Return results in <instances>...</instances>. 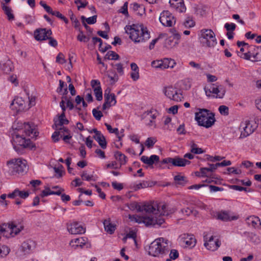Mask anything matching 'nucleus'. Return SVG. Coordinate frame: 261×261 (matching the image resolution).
I'll return each mask as SVG.
<instances>
[{"label": "nucleus", "instance_id": "obj_1", "mask_svg": "<svg viewBox=\"0 0 261 261\" xmlns=\"http://www.w3.org/2000/svg\"><path fill=\"white\" fill-rule=\"evenodd\" d=\"M137 210L138 212L144 211L148 216H140L132 215V222L144 223L146 226H160L165 222L163 216H169L175 212L173 207H168V205L157 201L146 202L141 205L136 202H132V210Z\"/></svg>", "mask_w": 261, "mask_h": 261}, {"label": "nucleus", "instance_id": "obj_2", "mask_svg": "<svg viewBox=\"0 0 261 261\" xmlns=\"http://www.w3.org/2000/svg\"><path fill=\"white\" fill-rule=\"evenodd\" d=\"M169 251V241L163 238H159L151 243L148 254L154 257H163Z\"/></svg>", "mask_w": 261, "mask_h": 261}, {"label": "nucleus", "instance_id": "obj_3", "mask_svg": "<svg viewBox=\"0 0 261 261\" xmlns=\"http://www.w3.org/2000/svg\"><path fill=\"white\" fill-rule=\"evenodd\" d=\"M150 38V32L143 23L132 24V41L135 43H143Z\"/></svg>", "mask_w": 261, "mask_h": 261}, {"label": "nucleus", "instance_id": "obj_4", "mask_svg": "<svg viewBox=\"0 0 261 261\" xmlns=\"http://www.w3.org/2000/svg\"><path fill=\"white\" fill-rule=\"evenodd\" d=\"M5 170L9 175L23 174L27 170V161L20 158L9 160Z\"/></svg>", "mask_w": 261, "mask_h": 261}, {"label": "nucleus", "instance_id": "obj_5", "mask_svg": "<svg viewBox=\"0 0 261 261\" xmlns=\"http://www.w3.org/2000/svg\"><path fill=\"white\" fill-rule=\"evenodd\" d=\"M195 113V120L198 125L206 128L211 127L216 121L214 113L205 109H199Z\"/></svg>", "mask_w": 261, "mask_h": 261}, {"label": "nucleus", "instance_id": "obj_6", "mask_svg": "<svg viewBox=\"0 0 261 261\" xmlns=\"http://www.w3.org/2000/svg\"><path fill=\"white\" fill-rule=\"evenodd\" d=\"M200 41L203 46L214 47L217 41L215 34L211 29H202L200 32Z\"/></svg>", "mask_w": 261, "mask_h": 261}, {"label": "nucleus", "instance_id": "obj_7", "mask_svg": "<svg viewBox=\"0 0 261 261\" xmlns=\"http://www.w3.org/2000/svg\"><path fill=\"white\" fill-rule=\"evenodd\" d=\"M205 94L207 97H211L212 94L216 95H213L214 98H222L226 92L224 86L219 84L218 83L215 84H211L204 88Z\"/></svg>", "mask_w": 261, "mask_h": 261}, {"label": "nucleus", "instance_id": "obj_8", "mask_svg": "<svg viewBox=\"0 0 261 261\" xmlns=\"http://www.w3.org/2000/svg\"><path fill=\"white\" fill-rule=\"evenodd\" d=\"M163 93L168 98L174 101H180L184 98L181 90L172 86L164 87Z\"/></svg>", "mask_w": 261, "mask_h": 261}, {"label": "nucleus", "instance_id": "obj_9", "mask_svg": "<svg viewBox=\"0 0 261 261\" xmlns=\"http://www.w3.org/2000/svg\"><path fill=\"white\" fill-rule=\"evenodd\" d=\"M258 47L254 46H248L247 48V51L245 54H242V53L239 54V56L245 60H250L252 62L259 61L260 58L259 57V54L257 52Z\"/></svg>", "mask_w": 261, "mask_h": 261}, {"label": "nucleus", "instance_id": "obj_10", "mask_svg": "<svg viewBox=\"0 0 261 261\" xmlns=\"http://www.w3.org/2000/svg\"><path fill=\"white\" fill-rule=\"evenodd\" d=\"M162 164H171L172 166L177 167H185L187 165H189L191 162L186 159L180 158L179 156L174 158H166L164 159L162 162Z\"/></svg>", "mask_w": 261, "mask_h": 261}, {"label": "nucleus", "instance_id": "obj_11", "mask_svg": "<svg viewBox=\"0 0 261 261\" xmlns=\"http://www.w3.org/2000/svg\"><path fill=\"white\" fill-rule=\"evenodd\" d=\"M160 22L165 27H170L175 23V18L169 11H163L159 17Z\"/></svg>", "mask_w": 261, "mask_h": 261}, {"label": "nucleus", "instance_id": "obj_12", "mask_svg": "<svg viewBox=\"0 0 261 261\" xmlns=\"http://www.w3.org/2000/svg\"><path fill=\"white\" fill-rule=\"evenodd\" d=\"M204 245L208 250H216L221 245V242L218 239H214L213 236H209L208 234L204 236Z\"/></svg>", "mask_w": 261, "mask_h": 261}, {"label": "nucleus", "instance_id": "obj_13", "mask_svg": "<svg viewBox=\"0 0 261 261\" xmlns=\"http://www.w3.org/2000/svg\"><path fill=\"white\" fill-rule=\"evenodd\" d=\"M51 35V30L46 28L37 29L34 31V37L37 41L47 40L48 37Z\"/></svg>", "mask_w": 261, "mask_h": 261}, {"label": "nucleus", "instance_id": "obj_14", "mask_svg": "<svg viewBox=\"0 0 261 261\" xmlns=\"http://www.w3.org/2000/svg\"><path fill=\"white\" fill-rule=\"evenodd\" d=\"M169 3L171 8L177 12H185L186 7L185 5L184 0H169Z\"/></svg>", "mask_w": 261, "mask_h": 261}, {"label": "nucleus", "instance_id": "obj_15", "mask_svg": "<svg viewBox=\"0 0 261 261\" xmlns=\"http://www.w3.org/2000/svg\"><path fill=\"white\" fill-rule=\"evenodd\" d=\"M241 127H243L244 131V135L248 136L255 130L257 127V125L253 121H246L244 123L241 124Z\"/></svg>", "mask_w": 261, "mask_h": 261}, {"label": "nucleus", "instance_id": "obj_16", "mask_svg": "<svg viewBox=\"0 0 261 261\" xmlns=\"http://www.w3.org/2000/svg\"><path fill=\"white\" fill-rule=\"evenodd\" d=\"M91 85L94 90L96 99L98 101L101 100L102 99V92L99 81L93 80L91 82Z\"/></svg>", "mask_w": 261, "mask_h": 261}, {"label": "nucleus", "instance_id": "obj_17", "mask_svg": "<svg viewBox=\"0 0 261 261\" xmlns=\"http://www.w3.org/2000/svg\"><path fill=\"white\" fill-rule=\"evenodd\" d=\"M36 242L31 239L27 240L21 244V250L24 254L30 253L36 248Z\"/></svg>", "mask_w": 261, "mask_h": 261}, {"label": "nucleus", "instance_id": "obj_18", "mask_svg": "<svg viewBox=\"0 0 261 261\" xmlns=\"http://www.w3.org/2000/svg\"><path fill=\"white\" fill-rule=\"evenodd\" d=\"M69 232L73 234H82L85 232V228L79 223L74 222L68 227Z\"/></svg>", "mask_w": 261, "mask_h": 261}, {"label": "nucleus", "instance_id": "obj_19", "mask_svg": "<svg viewBox=\"0 0 261 261\" xmlns=\"http://www.w3.org/2000/svg\"><path fill=\"white\" fill-rule=\"evenodd\" d=\"M24 100L21 97H17L12 101L10 108L17 111H21L24 109Z\"/></svg>", "mask_w": 261, "mask_h": 261}, {"label": "nucleus", "instance_id": "obj_20", "mask_svg": "<svg viewBox=\"0 0 261 261\" xmlns=\"http://www.w3.org/2000/svg\"><path fill=\"white\" fill-rule=\"evenodd\" d=\"M141 161L147 165L148 166H152L153 164L157 163L160 161V158L157 155H151L150 157L146 155H143L141 158Z\"/></svg>", "mask_w": 261, "mask_h": 261}, {"label": "nucleus", "instance_id": "obj_21", "mask_svg": "<svg viewBox=\"0 0 261 261\" xmlns=\"http://www.w3.org/2000/svg\"><path fill=\"white\" fill-rule=\"evenodd\" d=\"M7 225L8 228L10 230V234L12 237L17 235L23 228V226L21 225H18L14 222L8 223Z\"/></svg>", "mask_w": 261, "mask_h": 261}, {"label": "nucleus", "instance_id": "obj_22", "mask_svg": "<svg viewBox=\"0 0 261 261\" xmlns=\"http://www.w3.org/2000/svg\"><path fill=\"white\" fill-rule=\"evenodd\" d=\"M0 69L6 73H9L14 69L13 63L10 60L1 61Z\"/></svg>", "mask_w": 261, "mask_h": 261}, {"label": "nucleus", "instance_id": "obj_23", "mask_svg": "<svg viewBox=\"0 0 261 261\" xmlns=\"http://www.w3.org/2000/svg\"><path fill=\"white\" fill-rule=\"evenodd\" d=\"M133 5V11L134 15L141 16L145 14V10L143 5L134 3Z\"/></svg>", "mask_w": 261, "mask_h": 261}, {"label": "nucleus", "instance_id": "obj_24", "mask_svg": "<svg viewBox=\"0 0 261 261\" xmlns=\"http://www.w3.org/2000/svg\"><path fill=\"white\" fill-rule=\"evenodd\" d=\"M13 139L16 140V142H18V145L21 146H23L24 148L29 147V144L31 142L30 139H25V138L22 137L18 134L14 135Z\"/></svg>", "mask_w": 261, "mask_h": 261}, {"label": "nucleus", "instance_id": "obj_25", "mask_svg": "<svg viewBox=\"0 0 261 261\" xmlns=\"http://www.w3.org/2000/svg\"><path fill=\"white\" fill-rule=\"evenodd\" d=\"M64 191V190L63 189H60L59 190L56 191H51L49 187H46L45 189L41 192L40 196L41 197H44L50 195H60Z\"/></svg>", "mask_w": 261, "mask_h": 261}, {"label": "nucleus", "instance_id": "obj_26", "mask_svg": "<svg viewBox=\"0 0 261 261\" xmlns=\"http://www.w3.org/2000/svg\"><path fill=\"white\" fill-rule=\"evenodd\" d=\"M183 243L185 244V247L191 248L195 246L196 240L193 235H187L183 238Z\"/></svg>", "mask_w": 261, "mask_h": 261}, {"label": "nucleus", "instance_id": "obj_27", "mask_svg": "<svg viewBox=\"0 0 261 261\" xmlns=\"http://www.w3.org/2000/svg\"><path fill=\"white\" fill-rule=\"evenodd\" d=\"M246 222L248 226H252L254 227H256L258 223L259 225L261 224L259 218L254 216L247 217L246 219Z\"/></svg>", "mask_w": 261, "mask_h": 261}, {"label": "nucleus", "instance_id": "obj_28", "mask_svg": "<svg viewBox=\"0 0 261 261\" xmlns=\"http://www.w3.org/2000/svg\"><path fill=\"white\" fill-rule=\"evenodd\" d=\"M103 225L105 229L107 232L110 234H112L114 232L116 229V226L111 222L110 219L105 220L103 222Z\"/></svg>", "mask_w": 261, "mask_h": 261}, {"label": "nucleus", "instance_id": "obj_29", "mask_svg": "<svg viewBox=\"0 0 261 261\" xmlns=\"http://www.w3.org/2000/svg\"><path fill=\"white\" fill-rule=\"evenodd\" d=\"M68 123L69 121L65 118V113H62L59 117L58 121H55V124L53 125V127L55 126V127L58 128L60 126H62L64 124H68Z\"/></svg>", "mask_w": 261, "mask_h": 261}, {"label": "nucleus", "instance_id": "obj_30", "mask_svg": "<svg viewBox=\"0 0 261 261\" xmlns=\"http://www.w3.org/2000/svg\"><path fill=\"white\" fill-rule=\"evenodd\" d=\"M139 69L136 64L132 63V79L134 81H137L139 77Z\"/></svg>", "mask_w": 261, "mask_h": 261}, {"label": "nucleus", "instance_id": "obj_31", "mask_svg": "<svg viewBox=\"0 0 261 261\" xmlns=\"http://www.w3.org/2000/svg\"><path fill=\"white\" fill-rule=\"evenodd\" d=\"M114 156L117 162H118V164L121 166V165H124L126 163V156L121 153L120 152L117 151L114 154Z\"/></svg>", "mask_w": 261, "mask_h": 261}, {"label": "nucleus", "instance_id": "obj_32", "mask_svg": "<svg viewBox=\"0 0 261 261\" xmlns=\"http://www.w3.org/2000/svg\"><path fill=\"white\" fill-rule=\"evenodd\" d=\"M201 177H211L212 178L216 179L215 175L211 172L207 167H202L200 169Z\"/></svg>", "mask_w": 261, "mask_h": 261}, {"label": "nucleus", "instance_id": "obj_33", "mask_svg": "<svg viewBox=\"0 0 261 261\" xmlns=\"http://www.w3.org/2000/svg\"><path fill=\"white\" fill-rule=\"evenodd\" d=\"M190 151L192 153L199 154L204 152L203 150L201 148H199L197 145L192 141L190 143Z\"/></svg>", "mask_w": 261, "mask_h": 261}, {"label": "nucleus", "instance_id": "obj_34", "mask_svg": "<svg viewBox=\"0 0 261 261\" xmlns=\"http://www.w3.org/2000/svg\"><path fill=\"white\" fill-rule=\"evenodd\" d=\"M244 233L248 234V240L251 242L255 244H258L260 243V239L257 234L252 232L250 233L247 232H245Z\"/></svg>", "mask_w": 261, "mask_h": 261}, {"label": "nucleus", "instance_id": "obj_35", "mask_svg": "<svg viewBox=\"0 0 261 261\" xmlns=\"http://www.w3.org/2000/svg\"><path fill=\"white\" fill-rule=\"evenodd\" d=\"M148 115H150L151 120L153 121V119L156 117V111L154 110H150L145 111L141 116L142 119L148 118Z\"/></svg>", "mask_w": 261, "mask_h": 261}, {"label": "nucleus", "instance_id": "obj_36", "mask_svg": "<svg viewBox=\"0 0 261 261\" xmlns=\"http://www.w3.org/2000/svg\"><path fill=\"white\" fill-rule=\"evenodd\" d=\"M151 186V185L148 181H143L142 182H140L138 184L134 185L133 187V189L135 191H136L139 189L145 188Z\"/></svg>", "mask_w": 261, "mask_h": 261}, {"label": "nucleus", "instance_id": "obj_37", "mask_svg": "<svg viewBox=\"0 0 261 261\" xmlns=\"http://www.w3.org/2000/svg\"><path fill=\"white\" fill-rule=\"evenodd\" d=\"M174 180L177 185L184 186L187 182L186 177L180 175H177L174 177Z\"/></svg>", "mask_w": 261, "mask_h": 261}, {"label": "nucleus", "instance_id": "obj_38", "mask_svg": "<svg viewBox=\"0 0 261 261\" xmlns=\"http://www.w3.org/2000/svg\"><path fill=\"white\" fill-rule=\"evenodd\" d=\"M119 58V56L115 51L110 50L107 52L105 56V59L111 60H117Z\"/></svg>", "mask_w": 261, "mask_h": 261}, {"label": "nucleus", "instance_id": "obj_39", "mask_svg": "<svg viewBox=\"0 0 261 261\" xmlns=\"http://www.w3.org/2000/svg\"><path fill=\"white\" fill-rule=\"evenodd\" d=\"M3 10L9 20H12L14 19V15L12 13V9L9 7L3 4Z\"/></svg>", "mask_w": 261, "mask_h": 261}, {"label": "nucleus", "instance_id": "obj_40", "mask_svg": "<svg viewBox=\"0 0 261 261\" xmlns=\"http://www.w3.org/2000/svg\"><path fill=\"white\" fill-rule=\"evenodd\" d=\"M24 132L27 135L31 136L33 134V136H36V132H34V129L32 128L29 123H25L24 124Z\"/></svg>", "mask_w": 261, "mask_h": 261}, {"label": "nucleus", "instance_id": "obj_41", "mask_svg": "<svg viewBox=\"0 0 261 261\" xmlns=\"http://www.w3.org/2000/svg\"><path fill=\"white\" fill-rule=\"evenodd\" d=\"M120 208L121 211H124V213H123V216L124 217H128V219H130V214L129 213L130 207L128 203H126L124 205L121 206Z\"/></svg>", "mask_w": 261, "mask_h": 261}, {"label": "nucleus", "instance_id": "obj_42", "mask_svg": "<svg viewBox=\"0 0 261 261\" xmlns=\"http://www.w3.org/2000/svg\"><path fill=\"white\" fill-rule=\"evenodd\" d=\"M69 14L70 15V19L73 24L74 27L76 29L80 28V23L79 21L78 20V19L76 18L75 15H74L72 11H69Z\"/></svg>", "mask_w": 261, "mask_h": 261}, {"label": "nucleus", "instance_id": "obj_43", "mask_svg": "<svg viewBox=\"0 0 261 261\" xmlns=\"http://www.w3.org/2000/svg\"><path fill=\"white\" fill-rule=\"evenodd\" d=\"M110 89H107L105 91V94H107L109 97V104H110L111 106H114L116 103V100L115 98V95L113 93L110 94Z\"/></svg>", "mask_w": 261, "mask_h": 261}, {"label": "nucleus", "instance_id": "obj_44", "mask_svg": "<svg viewBox=\"0 0 261 261\" xmlns=\"http://www.w3.org/2000/svg\"><path fill=\"white\" fill-rule=\"evenodd\" d=\"M180 212L181 213V214L187 216H189L191 214H193L194 215L196 216L197 213L196 211L194 210V208L191 207H186L182 208L180 210Z\"/></svg>", "mask_w": 261, "mask_h": 261}, {"label": "nucleus", "instance_id": "obj_45", "mask_svg": "<svg viewBox=\"0 0 261 261\" xmlns=\"http://www.w3.org/2000/svg\"><path fill=\"white\" fill-rule=\"evenodd\" d=\"M132 240H133L134 242V244L135 246V248L134 250H137L141 247V243L139 242L137 238V234L136 232L132 230Z\"/></svg>", "mask_w": 261, "mask_h": 261}, {"label": "nucleus", "instance_id": "obj_46", "mask_svg": "<svg viewBox=\"0 0 261 261\" xmlns=\"http://www.w3.org/2000/svg\"><path fill=\"white\" fill-rule=\"evenodd\" d=\"M87 239L86 238H77V239H75L74 240H72L71 242H70V244H71V243H75V246L76 247L77 246H80V247H82L83 245H84L86 242H87Z\"/></svg>", "mask_w": 261, "mask_h": 261}, {"label": "nucleus", "instance_id": "obj_47", "mask_svg": "<svg viewBox=\"0 0 261 261\" xmlns=\"http://www.w3.org/2000/svg\"><path fill=\"white\" fill-rule=\"evenodd\" d=\"M163 68H173L175 64L174 61L172 59H164L163 60Z\"/></svg>", "mask_w": 261, "mask_h": 261}, {"label": "nucleus", "instance_id": "obj_48", "mask_svg": "<svg viewBox=\"0 0 261 261\" xmlns=\"http://www.w3.org/2000/svg\"><path fill=\"white\" fill-rule=\"evenodd\" d=\"M180 38V35L177 33L173 34V37H170L168 38V42L174 41L173 45H177L178 44L179 40Z\"/></svg>", "mask_w": 261, "mask_h": 261}, {"label": "nucleus", "instance_id": "obj_49", "mask_svg": "<svg viewBox=\"0 0 261 261\" xmlns=\"http://www.w3.org/2000/svg\"><path fill=\"white\" fill-rule=\"evenodd\" d=\"M157 140L154 137H149L145 141V145L147 146V148H152L154 144L156 142Z\"/></svg>", "mask_w": 261, "mask_h": 261}, {"label": "nucleus", "instance_id": "obj_50", "mask_svg": "<svg viewBox=\"0 0 261 261\" xmlns=\"http://www.w3.org/2000/svg\"><path fill=\"white\" fill-rule=\"evenodd\" d=\"M205 160H206L207 161L212 162H215L216 161H220L224 158V157H223V156H218V155L213 156H211L208 154H206L205 155Z\"/></svg>", "mask_w": 261, "mask_h": 261}, {"label": "nucleus", "instance_id": "obj_51", "mask_svg": "<svg viewBox=\"0 0 261 261\" xmlns=\"http://www.w3.org/2000/svg\"><path fill=\"white\" fill-rule=\"evenodd\" d=\"M79 31V34L77 36V39L81 42H87L89 40V38L83 34V32L81 30V29H78Z\"/></svg>", "mask_w": 261, "mask_h": 261}, {"label": "nucleus", "instance_id": "obj_52", "mask_svg": "<svg viewBox=\"0 0 261 261\" xmlns=\"http://www.w3.org/2000/svg\"><path fill=\"white\" fill-rule=\"evenodd\" d=\"M219 111L220 113L224 116H227L229 114L228 107L226 106H220L219 108Z\"/></svg>", "mask_w": 261, "mask_h": 261}, {"label": "nucleus", "instance_id": "obj_53", "mask_svg": "<svg viewBox=\"0 0 261 261\" xmlns=\"http://www.w3.org/2000/svg\"><path fill=\"white\" fill-rule=\"evenodd\" d=\"M184 24L186 28H192L194 26L195 22L191 17H188L184 21Z\"/></svg>", "mask_w": 261, "mask_h": 261}, {"label": "nucleus", "instance_id": "obj_54", "mask_svg": "<svg viewBox=\"0 0 261 261\" xmlns=\"http://www.w3.org/2000/svg\"><path fill=\"white\" fill-rule=\"evenodd\" d=\"M81 177H82L83 180H85L87 181L96 180V179L94 178V176L93 175H88L87 172L85 171L83 172V173L81 175Z\"/></svg>", "mask_w": 261, "mask_h": 261}, {"label": "nucleus", "instance_id": "obj_55", "mask_svg": "<svg viewBox=\"0 0 261 261\" xmlns=\"http://www.w3.org/2000/svg\"><path fill=\"white\" fill-rule=\"evenodd\" d=\"M218 218L223 221H228L229 220V216L227 213L223 212L219 213Z\"/></svg>", "mask_w": 261, "mask_h": 261}, {"label": "nucleus", "instance_id": "obj_56", "mask_svg": "<svg viewBox=\"0 0 261 261\" xmlns=\"http://www.w3.org/2000/svg\"><path fill=\"white\" fill-rule=\"evenodd\" d=\"M24 91L25 92L26 94L28 96V98L29 99V108L32 107V106L35 105V97L32 95H30L29 93H28L27 91L25 89Z\"/></svg>", "mask_w": 261, "mask_h": 261}, {"label": "nucleus", "instance_id": "obj_57", "mask_svg": "<svg viewBox=\"0 0 261 261\" xmlns=\"http://www.w3.org/2000/svg\"><path fill=\"white\" fill-rule=\"evenodd\" d=\"M128 2H125L121 8L119 10V12L124 14L127 17L129 16L128 12Z\"/></svg>", "mask_w": 261, "mask_h": 261}, {"label": "nucleus", "instance_id": "obj_58", "mask_svg": "<svg viewBox=\"0 0 261 261\" xmlns=\"http://www.w3.org/2000/svg\"><path fill=\"white\" fill-rule=\"evenodd\" d=\"M107 168L111 169H118L120 167V166L118 164L117 161H112L107 165Z\"/></svg>", "mask_w": 261, "mask_h": 261}, {"label": "nucleus", "instance_id": "obj_59", "mask_svg": "<svg viewBox=\"0 0 261 261\" xmlns=\"http://www.w3.org/2000/svg\"><path fill=\"white\" fill-rule=\"evenodd\" d=\"M99 144V145L100 146V147L103 148L105 149L107 147V142L106 141L105 137L104 136H103V138L101 137L100 138H99L96 140Z\"/></svg>", "mask_w": 261, "mask_h": 261}, {"label": "nucleus", "instance_id": "obj_60", "mask_svg": "<svg viewBox=\"0 0 261 261\" xmlns=\"http://www.w3.org/2000/svg\"><path fill=\"white\" fill-rule=\"evenodd\" d=\"M151 65L153 67H154L156 68H160L162 69H164L163 68V60L152 61L151 63Z\"/></svg>", "mask_w": 261, "mask_h": 261}, {"label": "nucleus", "instance_id": "obj_61", "mask_svg": "<svg viewBox=\"0 0 261 261\" xmlns=\"http://www.w3.org/2000/svg\"><path fill=\"white\" fill-rule=\"evenodd\" d=\"M56 62L63 64L66 62L64 55L62 53H60L56 57Z\"/></svg>", "mask_w": 261, "mask_h": 261}, {"label": "nucleus", "instance_id": "obj_62", "mask_svg": "<svg viewBox=\"0 0 261 261\" xmlns=\"http://www.w3.org/2000/svg\"><path fill=\"white\" fill-rule=\"evenodd\" d=\"M63 168V167L62 165H60L59 167H54V169L55 171V172L57 174V177L58 178H60L62 177V169Z\"/></svg>", "mask_w": 261, "mask_h": 261}, {"label": "nucleus", "instance_id": "obj_63", "mask_svg": "<svg viewBox=\"0 0 261 261\" xmlns=\"http://www.w3.org/2000/svg\"><path fill=\"white\" fill-rule=\"evenodd\" d=\"M92 113L93 116L97 120H99L101 119V117L102 116V114L101 112L100 111H97L95 109H94L92 110Z\"/></svg>", "mask_w": 261, "mask_h": 261}, {"label": "nucleus", "instance_id": "obj_64", "mask_svg": "<svg viewBox=\"0 0 261 261\" xmlns=\"http://www.w3.org/2000/svg\"><path fill=\"white\" fill-rule=\"evenodd\" d=\"M236 25L233 23H226L224 25V28L227 30L228 32H232L236 29Z\"/></svg>", "mask_w": 261, "mask_h": 261}]
</instances>
